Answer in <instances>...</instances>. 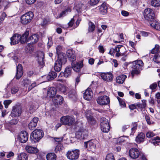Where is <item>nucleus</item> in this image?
Wrapping results in <instances>:
<instances>
[{
	"mask_svg": "<svg viewBox=\"0 0 160 160\" xmlns=\"http://www.w3.org/2000/svg\"><path fill=\"white\" fill-rule=\"evenodd\" d=\"M44 134L42 130L37 129L31 133L30 139L32 143L38 142L43 136Z\"/></svg>",
	"mask_w": 160,
	"mask_h": 160,
	"instance_id": "nucleus-1",
	"label": "nucleus"
},
{
	"mask_svg": "<svg viewBox=\"0 0 160 160\" xmlns=\"http://www.w3.org/2000/svg\"><path fill=\"white\" fill-rule=\"evenodd\" d=\"M34 14L32 12H28L21 16V22L23 25H26L30 23L33 18Z\"/></svg>",
	"mask_w": 160,
	"mask_h": 160,
	"instance_id": "nucleus-2",
	"label": "nucleus"
},
{
	"mask_svg": "<svg viewBox=\"0 0 160 160\" xmlns=\"http://www.w3.org/2000/svg\"><path fill=\"white\" fill-rule=\"evenodd\" d=\"M67 62L65 57L60 55L58 60L55 62L54 65V69L55 71L59 72L61 70L62 64H65Z\"/></svg>",
	"mask_w": 160,
	"mask_h": 160,
	"instance_id": "nucleus-3",
	"label": "nucleus"
},
{
	"mask_svg": "<svg viewBox=\"0 0 160 160\" xmlns=\"http://www.w3.org/2000/svg\"><path fill=\"white\" fill-rule=\"evenodd\" d=\"M75 121V118L71 116L62 117L60 119L61 123L65 125H71Z\"/></svg>",
	"mask_w": 160,
	"mask_h": 160,
	"instance_id": "nucleus-4",
	"label": "nucleus"
},
{
	"mask_svg": "<svg viewBox=\"0 0 160 160\" xmlns=\"http://www.w3.org/2000/svg\"><path fill=\"white\" fill-rule=\"evenodd\" d=\"M144 17L148 21H151L153 20L155 14L153 10L150 8L145 9L143 13Z\"/></svg>",
	"mask_w": 160,
	"mask_h": 160,
	"instance_id": "nucleus-5",
	"label": "nucleus"
},
{
	"mask_svg": "<svg viewBox=\"0 0 160 160\" xmlns=\"http://www.w3.org/2000/svg\"><path fill=\"white\" fill-rule=\"evenodd\" d=\"M79 150L75 149L72 151H68L66 154L67 158L71 160L77 159L79 155Z\"/></svg>",
	"mask_w": 160,
	"mask_h": 160,
	"instance_id": "nucleus-6",
	"label": "nucleus"
},
{
	"mask_svg": "<svg viewBox=\"0 0 160 160\" xmlns=\"http://www.w3.org/2000/svg\"><path fill=\"white\" fill-rule=\"evenodd\" d=\"M88 131L83 129V127H80L76 133V137L78 139H83L88 136Z\"/></svg>",
	"mask_w": 160,
	"mask_h": 160,
	"instance_id": "nucleus-7",
	"label": "nucleus"
},
{
	"mask_svg": "<svg viewBox=\"0 0 160 160\" xmlns=\"http://www.w3.org/2000/svg\"><path fill=\"white\" fill-rule=\"evenodd\" d=\"M97 103L100 105H103L108 104L110 102L109 98L106 96H101L97 99Z\"/></svg>",
	"mask_w": 160,
	"mask_h": 160,
	"instance_id": "nucleus-8",
	"label": "nucleus"
},
{
	"mask_svg": "<svg viewBox=\"0 0 160 160\" xmlns=\"http://www.w3.org/2000/svg\"><path fill=\"white\" fill-rule=\"evenodd\" d=\"M28 133L25 131H22L18 136V139L22 143H25L28 140Z\"/></svg>",
	"mask_w": 160,
	"mask_h": 160,
	"instance_id": "nucleus-9",
	"label": "nucleus"
},
{
	"mask_svg": "<svg viewBox=\"0 0 160 160\" xmlns=\"http://www.w3.org/2000/svg\"><path fill=\"white\" fill-rule=\"evenodd\" d=\"M122 47H120V51L117 52V53H116L115 56L117 57H122L121 59L122 61H124L126 60L127 58V51L125 48L124 49H122Z\"/></svg>",
	"mask_w": 160,
	"mask_h": 160,
	"instance_id": "nucleus-10",
	"label": "nucleus"
},
{
	"mask_svg": "<svg viewBox=\"0 0 160 160\" xmlns=\"http://www.w3.org/2000/svg\"><path fill=\"white\" fill-rule=\"evenodd\" d=\"M129 154L131 158L135 159L138 158L140 153L138 149L136 148H132L129 150Z\"/></svg>",
	"mask_w": 160,
	"mask_h": 160,
	"instance_id": "nucleus-11",
	"label": "nucleus"
},
{
	"mask_svg": "<svg viewBox=\"0 0 160 160\" xmlns=\"http://www.w3.org/2000/svg\"><path fill=\"white\" fill-rule=\"evenodd\" d=\"M21 112L22 110L20 107L18 106H16L13 108L11 112V115L12 117H18L20 115Z\"/></svg>",
	"mask_w": 160,
	"mask_h": 160,
	"instance_id": "nucleus-12",
	"label": "nucleus"
},
{
	"mask_svg": "<svg viewBox=\"0 0 160 160\" xmlns=\"http://www.w3.org/2000/svg\"><path fill=\"white\" fill-rule=\"evenodd\" d=\"M72 68L76 72H78L83 66V62H72Z\"/></svg>",
	"mask_w": 160,
	"mask_h": 160,
	"instance_id": "nucleus-13",
	"label": "nucleus"
},
{
	"mask_svg": "<svg viewBox=\"0 0 160 160\" xmlns=\"http://www.w3.org/2000/svg\"><path fill=\"white\" fill-rule=\"evenodd\" d=\"M102 78L108 82H111L113 79V76L111 72L103 73L101 75Z\"/></svg>",
	"mask_w": 160,
	"mask_h": 160,
	"instance_id": "nucleus-14",
	"label": "nucleus"
},
{
	"mask_svg": "<svg viewBox=\"0 0 160 160\" xmlns=\"http://www.w3.org/2000/svg\"><path fill=\"white\" fill-rule=\"evenodd\" d=\"M21 39V35L15 34L10 38L11 44V45H15L19 43Z\"/></svg>",
	"mask_w": 160,
	"mask_h": 160,
	"instance_id": "nucleus-15",
	"label": "nucleus"
},
{
	"mask_svg": "<svg viewBox=\"0 0 160 160\" xmlns=\"http://www.w3.org/2000/svg\"><path fill=\"white\" fill-rule=\"evenodd\" d=\"M132 68L141 69V68L143 65V63L141 60L134 61L132 62Z\"/></svg>",
	"mask_w": 160,
	"mask_h": 160,
	"instance_id": "nucleus-16",
	"label": "nucleus"
},
{
	"mask_svg": "<svg viewBox=\"0 0 160 160\" xmlns=\"http://www.w3.org/2000/svg\"><path fill=\"white\" fill-rule=\"evenodd\" d=\"M52 101L55 105H58L62 103L63 98L61 96L57 95L53 98Z\"/></svg>",
	"mask_w": 160,
	"mask_h": 160,
	"instance_id": "nucleus-17",
	"label": "nucleus"
},
{
	"mask_svg": "<svg viewBox=\"0 0 160 160\" xmlns=\"http://www.w3.org/2000/svg\"><path fill=\"white\" fill-rule=\"evenodd\" d=\"M38 121V118L37 117H34L29 123L28 127L30 130H33L34 129L37 125V123Z\"/></svg>",
	"mask_w": 160,
	"mask_h": 160,
	"instance_id": "nucleus-18",
	"label": "nucleus"
},
{
	"mask_svg": "<svg viewBox=\"0 0 160 160\" xmlns=\"http://www.w3.org/2000/svg\"><path fill=\"white\" fill-rule=\"evenodd\" d=\"M23 74V70L21 64H18L17 67V72L15 75L17 79H18L22 76Z\"/></svg>",
	"mask_w": 160,
	"mask_h": 160,
	"instance_id": "nucleus-19",
	"label": "nucleus"
},
{
	"mask_svg": "<svg viewBox=\"0 0 160 160\" xmlns=\"http://www.w3.org/2000/svg\"><path fill=\"white\" fill-rule=\"evenodd\" d=\"M92 92L90 88H88L83 94V98L87 100H90L92 97Z\"/></svg>",
	"mask_w": 160,
	"mask_h": 160,
	"instance_id": "nucleus-20",
	"label": "nucleus"
},
{
	"mask_svg": "<svg viewBox=\"0 0 160 160\" xmlns=\"http://www.w3.org/2000/svg\"><path fill=\"white\" fill-rule=\"evenodd\" d=\"M122 47V49H124V47L122 45H119L116 46L115 48H111L110 49L109 53L112 55H114L115 53L120 51V47Z\"/></svg>",
	"mask_w": 160,
	"mask_h": 160,
	"instance_id": "nucleus-21",
	"label": "nucleus"
},
{
	"mask_svg": "<svg viewBox=\"0 0 160 160\" xmlns=\"http://www.w3.org/2000/svg\"><path fill=\"white\" fill-rule=\"evenodd\" d=\"M25 149L28 152L30 153H38V152L37 148L30 145L26 146Z\"/></svg>",
	"mask_w": 160,
	"mask_h": 160,
	"instance_id": "nucleus-22",
	"label": "nucleus"
},
{
	"mask_svg": "<svg viewBox=\"0 0 160 160\" xmlns=\"http://www.w3.org/2000/svg\"><path fill=\"white\" fill-rule=\"evenodd\" d=\"M57 92L56 88L52 87L49 88L47 92V96L50 98H53L55 97Z\"/></svg>",
	"mask_w": 160,
	"mask_h": 160,
	"instance_id": "nucleus-23",
	"label": "nucleus"
},
{
	"mask_svg": "<svg viewBox=\"0 0 160 160\" xmlns=\"http://www.w3.org/2000/svg\"><path fill=\"white\" fill-rule=\"evenodd\" d=\"M67 55L71 62H73L76 60L75 52L73 51L68 50L67 52Z\"/></svg>",
	"mask_w": 160,
	"mask_h": 160,
	"instance_id": "nucleus-24",
	"label": "nucleus"
},
{
	"mask_svg": "<svg viewBox=\"0 0 160 160\" xmlns=\"http://www.w3.org/2000/svg\"><path fill=\"white\" fill-rule=\"evenodd\" d=\"M145 135L143 132L139 133L136 138V142L138 143L143 142L144 141Z\"/></svg>",
	"mask_w": 160,
	"mask_h": 160,
	"instance_id": "nucleus-25",
	"label": "nucleus"
},
{
	"mask_svg": "<svg viewBox=\"0 0 160 160\" xmlns=\"http://www.w3.org/2000/svg\"><path fill=\"white\" fill-rule=\"evenodd\" d=\"M99 8L100 12L102 14H105L107 12L108 7L105 2L102 3Z\"/></svg>",
	"mask_w": 160,
	"mask_h": 160,
	"instance_id": "nucleus-26",
	"label": "nucleus"
},
{
	"mask_svg": "<svg viewBox=\"0 0 160 160\" xmlns=\"http://www.w3.org/2000/svg\"><path fill=\"white\" fill-rule=\"evenodd\" d=\"M75 8L78 12H80L83 11L86 8L85 5L81 3H79L78 4H76L74 7Z\"/></svg>",
	"mask_w": 160,
	"mask_h": 160,
	"instance_id": "nucleus-27",
	"label": "nucleus"
},
{
	"mask_svg": "<svg viewBox=\"0 0 160 160\" xmlns=\"http://www.w3.org/2000/svg\"><path fill=\"white\" fill-rule=\"evenodd\" d=\"M154 54L153 56V61L156 63H160V50Z\"/></svg>",
	"mask_w": 160,
	"mask_h": 160,
	"instance_id": "nucleus-28",
	"label": "nucleus"
},
{
	"mask_svg": "<svg viewBox=\"0 0 160 160\" xmlns=\"http://www.w3.org/2000/svg\"><path fill=\"white\" fill-rule=\"evenodd\" d=\"M126 78L127 76L126 75H121L116 78V82L118 83H123Z\"/></svg>",
	"mask_w": 160,
	"mask_h": 160,
	"instance_id": "nucleus-29",
	"label": "nucleus"
},
{
	"mask_svg": "<svg viewBox=\"0 0 160 160\" xmlns=\"http://www.w3.org/2000/svg\"><path fill=\"white\" fill-rule=\"evenodd\" d=\"M150 24L154 29L158 30H160V24L156 20L153 21Z\"/></svg>",
	"mask_w": 160,
	"mask_h": 160,
	"instance_id": "nucleus-30",
	"label": "nucleus"
},
{
	"mask_svg": "<svg viewBox=\"0 0 160 160\" xmlns=\"http://www.w3.org/2000/svg\"><path fill=\"white\" fill-rule=\"evenodd\" d=\"M67 88L64 85L60 84L58 87V89L61 92L63 93L64 94H67L68 92V90Z\"/></svg>",
	"mask_w": 160,
	"mask_h": 160,
	"instance_id": "nucleus-31",
	"label": "nucleus"
},
{
	"mask_svg": "<svg viewBox=\"0 0 160 160\" xmlns=\"http://www.w3.org/2000/svg\"><path fill=\"white\" fill-rule=\"evenodd\" d=\"M29 34V32L28 31H26L25 33L22 34V36H21V41L22 42H28V36Z\"/></svg>",
	"mask_w": 160,
	"mask_h": 160,
	"instance_id": "nucleus-32",
	"label": "nucleus"
},
{
	"mask_svg": "<svg viewBox=\"0 0 160 160\" xmlns=\"http://www.w3.org/2000/svg\"><path fill=\"white\" fill-rule=\"evenodd\" d=\"M38 39V35L37 34H34L30 37L28 39V41H31L32 43L37 42Z\"/></svg>",
	"mask_w": 160,
	"mask_h": 160,
	"instance_id": "nucleus-33",
	"label": "nucleus"
},
{
	"mask_svg": "<svg viewBox=\"0 0 160 160\" xmlns=\"http://www.w3.org/2000/svg\"><path fill=\"white\" fill-rule=\"evenodd\" d=\"M57 76V73L55 72L52 71L49 72L47 77V79L49 81L51 80L56 78Z\"/></svg>",
	"mask_w": 160,
	"mask_h": 160,
	"instance_id": "nucleus-34",
	"label": "nucleus"
},
{
	"mask_svg": "<svg viewBox=\"0 0 160 160\" xmlns=\"http://www.w3.org/2000/svg\"><path fill=\"white\" fill-rule=\"evenodd\" d=\"M47 160H56V156L54 153H48L46 156Z\"/></svg>",
	"mask_w": 160,
	"mask_h": 160,
	"instance_id": "nucleus-35",
	"label": "nucleus"
},
{
	"mask_svg": "<svg viewBox=\"0 0 160 160\" xmlns=\"http://www.w3.org/2000/svg\"><path fill=\"white\" fill-rule=\"evenodd\" d=\"M68 95L69 98L73 99L76 98L77 95L75 91L74 90H72L68 92Z\"/></svg>",
	"mask_w": 160,
	"mask_h": 160,
	"instance_id": "nucleus-36",
	"label": "nucleus"
},
{
	"mask_svg": "<svg viewBox=\"0 0 160 160\" xmlns=\"http://www.w3.org/2000/svg\"><path fill=\"white\" fill-rule=\"evenodd\" d=\"M72 68L71 67H67L65 69L64 73L65 77L67 78L70 76L71 74Z\"/></svg>",
	"mask_w": 160,
	"mask_h": 160,
	"instance_id": "nucleus-37",
	"label": "nucleus"
},
{
	"mask_svg": "<svg viewBox=\"0 0 160 160\" xmlns=\"http://www.w3.org/2000/svg\"><path fill=\"white\" fill-rule=\"evenodd\" d=\"M28 156L25 153H21L18 156V160H27Z\"/></svg>",
	"mask_w": 160,
	"mask_h": 160,
	"instance_id": "nucleus-38",
	"label": "nucleus"
},
{
	"mask_svg": "<svg viewBox=\"0 0 160 160\" xmlns=\"http://www.w3.org/2000/svg\"><path fill=\"white\" fill-rule=\"evenodd\" d=\"M86 117L90 124L92 125H94L95 124L96 122V120L92 116L87 115Z\"/></svg>",
	"mask_w": 160,
	"mask_h": 160,
	"instance_id": "nucleus-39",
	"label": "nucleus"
},
{
	"mask_svg": "<svg viewBox=\"0 0 160 160\" xmlns=\"http://www.w3.org/2000/svg\"><path fill=\"white\" fill-rule=\"evenodd\" d=\"M40 56L38 57V62L40 64L42 65L44 64V54L42 52H40L39 53Z\"/></svg>",
	"mask_w": 160,
	"mask_h": 160,
	"instance_id": "nucleus-40",
	"label": "nucleus"
},
{
	"mask_svg": "<svg viewBox=\"0 0 160 160\" xmlns=\"http://www.w3.org/2000/svg\"><path fill=\"white\" fill-rule=\"evenodd\" d=\"M71 11L70 9L68 8L65 10L63 11L60 14L59 16H57L56 14L55 15L54 14V15L56 18H60L65 16L66 15V12H70Z\"/></svg>",
	"mask_w": 160,
	"mask_h": 160,
	"instance_id": "nucleus-41",
	"label": "nucleus"
},
{
	"mask_svg": "<svg viewBox=\"0 0 160 160\" xmlns=\"http://www.w3.org/2000/svg\"><path fill=\"white\" fill-rule=\"evenodd\" d=\"M102 131L104 132H108L109 131L110 126L109 124H105V125H102V127H101Z\"/></svg>",
	"mask_w": 160,
	"mask_h": 160,
	"instance_id": "nucleus-42",
	"label": "nucleus"
},
{
	"mask_svg": "<svg viewBox=\"0 0 160 160\" xmlns=\"http://www.w3.org/2000/svg\"><path fill=\"white\" fill-rule=\"evenodd\" d=\"M151 5L156 8L160 7V0H152Z\"/></svg>",
	"mask_w": 160,
	"mask_h": 160,
	"instance_id": "nucleus-43",
	"label": "nucleus"
},
{
	"mask_svg": "<svg viewBox=\"0 0 160 160\" xmlns=\"http://www.w3.org/2000/svg\"><path fill=\"white\" fill-rule=\"evenodd\" d=\"M101 127H102V125L104 126L105 124H109L108 120L106 118L102 117V118L100 120Z\"/></svg>",
	"mask_w": 160,
	"mask_h": 160,
	"instance_id": "nucleus-44",
	"label": "nucleus"
},
{
	"mask_svg": "<svg viewBox=\"0 0 160 160\" xmlns=\"http://www.w3.org/2000/svg\"><path fill=\"white\" fill-rule=\"evenodd\" d=\"M56 52L57 55H58V58L60 55L64 57V54L62 53H61V50H62V47L60 46H58L56 48Z\"/></svg>",
	"mask_w": 160,
	"mask_h": 160,
	"instance_id": "nucleus-45",
	"label": "nucleus"
},
{
	"mask_svg": "<svg viewBox=\"0 0 160 160\" xmlns=\"http://www.w3.org/2000/svg\"><path fill=\"white\" fill-rule=\"evenodd\" d=\"M95 28V25L93 23L90 22L89 23L88 32H93Z\"/></svg>",
	"mask_w": 160,
	"mask_h": 160,
	"instance_id": "nucleus-46",
	"label": "nucleus"
},
{
	"mask_svg": "<svg viewBox=\"0 0 160 160\" xmlns=\"http://www.w3.org/2000/svg\"><path fill=\"white\" fill-rule=\"evenodd\" d=\"M63 148V147L62 144L60 142H58L57 145L55 149L56 152L62 150Z\"/></svg>",
	"mask_w": 160,
	"mask_h": 160,
	"instance_id": "nucleus-47",
	"label": "nucleus"
},
{
	"mask_svg": "<svg viewBox=\"0 0 160 160\" xmlns=\"http://www.w3.org/2000/svg\"><path fill=\"white\" fill-rule=\"evenodd\" d=\"M138 127V124L136 122H134L133 124V127L131 129V132L130 134V135H133L136 131Z\"/></svg>",
	"mask_w": 160,
	"mask_h": 160,
	"instance_id": "nucleus-48",
	"label": "nucleus"
},
{
	"mask_svg": "<svg viewBox=\"0 0 160 160\" xmlns=\"http://www.w3.org/2000/svg\"><path fill=\"white\" fill-rule=\"evenodd\" d=\"M105 160H115L113 153H110L107 154Z\"/></svg>",
	"mask_w": 160,
	"mask_h": 160,
	"instance_id": "nucleus-49",
	"label": "nucleus"
},
{
	"mask_svg": "<svg viewBox=\"0 0 160 160\" xmlns=\"http://www.w3.org/2000/svg\"><path fill=\"white\" fill-rule=\"evenodd\" d=\"M156 135V134L154 133L153 132L149 131L147 132L146 134V136L147 138H151Z\"/></svg>",
	"mask_w": 160,
	"mask_h": 160,
	"instance_id": "nucleus-50",
	"label": "nucleus"
},
{
	"mask_svg": "<svg viewBox=\"0 0 160 160\" xmlns=\"http://www.w3.org/2000/svg\"><path fill=\"white\" fill-rule=\"evenodd\" d=\"M159 46L158 45H156L155 47L151 51V53L154 54L157 53L159 51Z\"/></svg>",
	"mask_w": 160,
	"mask_h": 160,
	"instance_id": "nucleus-51",
	"label": "nucleus"
},
{
	"mask_svg": "<svg viewBox=\"0 0 160 160\" xmlns=\"http://www.w3.org/2000/svg\"><path fill=\"white\" fill-rule=\"evenodd\" d=\"M145 118L147 122V123L148 125H151L154 123V122L150 120V117L146 114L145 115Z\"/></svg>",
	"mask_w": 160,
	"mask_h": 160,
	"instance_id": "nucleus-52",
	"label": "nucleus"
},
{
	"mask_svg": "<svg viewBox=\"0 0 160 160\" xmlns=\"http://www.w3.org/2000/svg\"><path fill=\"white\" fill-rule=\"evenodd\" d=\"M89 147L91 149H94L96 148L95 144L93 141H88Z\"/></svg>",
	"mask_w": 160,
	"mask_h": 160,
	"instance_id": "nucleus-53",
	"label": "nucleus"
},
{
	"mask_svg": "<svg viewBox=\"0 0 160 160\" xmlns=\"http://www.w3.org/2000/svg\"><path fill=\"white\" fill-rule=\"evenodd\" d=\"M12 102V101L11 100H6L4 101L3 104L5 108H8V105L11 103Z\"/></svg>",
	"mask_w": 160,
	"mask_h": 160,
	"instance_id": "nucleus-54",
	"label": "nucleus"
},
{
	"mask_svg": "<svg viewBox=\"0 0 160 160\" xmlns=\"http://www.w3.org/2000/svg\"><path fill=\"white\" fill-rule=\"evenodd\" d=\"M11 93L12 94H15L18 92L19 89L18 87L14 86L11 88Z\"/></svg>",
	"mask_w": 160,
	"mask_h": 160,
	"instance_id": "nucleus-55",
	"label": "nucleus"
},
{
	"mask_svg": "<svg viewBox=\"0 0 160 160\" xmlns=\"http://www.w3.org/2000/svg\"><path fill=\"white\" fill-rule=\"evenodd\" d=\"M2 6H4V8L6 9L8 5L9 4V2L7 1L6 0H2Z\"/></svg>",
	"mask_w": 160,
	"mask_h": 160,
	"instance_id": "nucleus-56",
	"label": "nucleus"
},
{
	"mask_svg": "<svg viewBox=\"0 0 160 160\" xmlns=\"http://www.w3.org/2000/svg\"><path fill=\"white\" fill-rule=\"evenodd\" d=\"M140 70V69L132 68L131 74L132 76H134L135 74H138L139 73Z\"/></svg>",
	"mask_w": 160,
	"mask_h": 160,
	"instance_id": "nucleus-57",
	"label": "nucleus"
},
{
	"mask_svg": "<svg viewBox=\"0 0 160 160\" xmlns=\"http://www.w3.org/2000/svg\"><path fill=\"white\" fill-rule=\"evenodd\" d=\"M48 42L47 44V46L48 48H50L53 44V42L52 41V38L51 37H48Z\"/></svg>",
	"mask_w": 160,
	"mask_h": 160,
	"instance_id": "nucleus-58",
	"label": "nucleus"
},
{
	"mask_svg": "<svg viewBox=\"0 0 160 160\" xmlns=\"http://www.w3.org/2000/svg\"><path fill=\"white\" fill-rule=\"evenodd\" d=\"M160 142V137L157 136L154 138L153 140V143L155 145L156 143Z\"/></svg>",
	"mask_w": 160,
	"mask_h": 160,
	"instance_id": "nucleus-59",
	"label": "nucleus"
},
{
	"mask_svg": "<svg viewBox=\"0 0 160 160\" xmlns=\"http://www.w3.org/2000/svg\"><path fill=\"white\" fill-rule=\"evenodd\" d=\"M100 0H90V4L91 5H95L98 3Z\"/></svg>",
	"mask_w": 160,
	"mask_h": 160,
	"instance_id": "nucleus-60",
	"label": "nucleus"
},
{
	"mask_svg": "<svg viewBox=\"0 0 160 160\" xmlns=\"http://www.w3.org/2000/svg\"><path fill=\"white\" fill-rule=\"evenodd\" d=\"M77 16H75L73 17V18H72L70 22L68 23V25L69 27H72L73 26V25L74 22V18H75Z\"/></svg>",
	"mask_w": 160,
	"mask_h": 160,
	"instance_id": "nucleus-61",
	"label": "nucleus"
},
{
	"mask_svg": "<svg viewBox=\"0 0 160 160\" xmlns=\"http://www.w3.org/2000/svg\"><path fill=\"white\" fill-rule=\"evenodd\" d=\"M119 104L120 106L122 108L126 107V104L124 100L123 99H122L119 102Z\"/></svg>",
	"mask_w": 160,
	"mask_h": 160,
	"instance_id": "nucleus-62",
	"label": "nucleus"
},
{
	"mask_svg": "<svg viewBox=\"0 0 160 160\" xmlns=\"http://www.w3.org/2000/svg\"><path fill=\"white\" fill-rule=\"evenodd\" d=\"M157 86V84L156 83H154L150 85L149 88L153 90L156 88Z\"/></svg>",
	"mask_w": 160,
	"mask_h": 160,
	"instance_id": "nucleus-63",
	"label": "nucleus"
},
{
	"mask_svg": "<svg viewBox=\"0 0 160 160\" xmlns=\"http://www.w3.org/2000/svg\"><path fill=\"white\" fill-rule=\"evenodd\" d=\"M7 16V15L5 12H2L0 16V19L2 21H3Z\"/></svg>",
	"mask_w": 160,
	"mask_h": 160,
	"instance_id": "nucleus-64",
	"label": "nucleus"
}]
</instances>
